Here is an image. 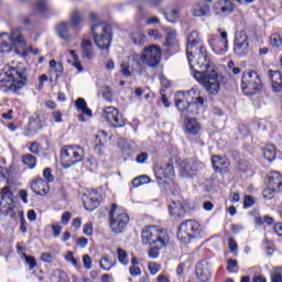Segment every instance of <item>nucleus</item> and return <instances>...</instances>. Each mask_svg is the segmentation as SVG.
<instances>
[{"mask_svg": "<svg viewBox=\"0 0 282 282\" xmlns=\"http://www.w3.org/2000/svg\"><path fill=\"white\" fill-rule=\"evenodd\" d=\"M199 33L193 31L187 37L186 55L191 69L194 70V78L203 85L208 94L217 96L221 89V76L217 74L215 64L210 62L208 53L204 46L199 47L196 61L193 64V50L200 43Z\"/></svg>", "mask_w": 282, "mask_h": 282, "instance_id": "obj_1", "label": "nucleus"}, {"mask_svg": "<svg viewBox=\"0 0 282 282\" xmlns=\"http://www.w3.org/2000/svg\"><path fill=\"white\" fill-rule=\"evenodd\" d=\"M142 243L144 246H152L148 250V257L150 259H158L160 257V250H164L166 246L171 245V236L166 229L159 226H149L141 232Z\"/></svg>", "mask_w": 282, "mask_h": 282, "instance_id": "obj_2", "label": "nucleus"}, {"mask_svg": "<svg viewBox=\"0 0 282 282\" xmlns=\"http://www.w3.org/2000/svg\"><path fill=\"white\" fill-rule=\"evenodd\" d=\"M28 84V69L6 65L2 68L0 87L3 91L17 94Z\"/></svg>", "mask_w": 282, "mask_h": 282, "instance_id": "obj_3", "label": "nucleus"}, {"mask_svg": "<svg viewBox=\"0 0 282 282\" xmlns=\"http://www.w3.org/2000/svg\"><path fill=\"white\" fill-rule=\"evenodd\" d=\"M12 50H14L15 54H21V52H25V50H28L25 39H23L19 29H14L11 34H0V54H9Z\"/></svg>", "mask_w": 282, "mask_h": 282, "instance_id": "obj_4", "label": "nucleus"}, {"mask_svg": "<svg viewBox=\"0 0 282 282\" xmlns=\"http://www.w3.org/2000/svg\"><path fill=\"white\" fill-rule=\"evenodd\" d=\"M176 235L181 243H191L193 239L204 237V227L197 220H185L178 226Z\"/></svg>", "mask_w": 282, "mask_h": 282, "instance_id": "obj_5", "label": "nucleus"}, {"mask_svg": "<svg viewBox=\"0 0 282 282\" xmlns=\"http://www.w3.org/2000/svg\"><path fill=\"white\" fill-rule=\"evenodd\" d=\"M63 169H72L85 160V149L80 145H65L61 150Z\"/></svg>", "mask_w": 282, "mask_h": 282, "instance_id": "obj_6", "label": "nucleus"}, {"mask_svg": "<svg viewBox=\"0 0 282 282\" xmlns=\"http://www.w3.org/2000/svg\"><path fill=\"white\" fill-rule=\"evenodd\" d=\"M161 59L162 48H160V46L158 45L148 46L142 51L141 55H135L132 57V61L137 63V67H140V65H142L141 63H144L150 67H158V65H160Z\"/></svg>", "mask_w": 282, "mask_h": 282, "instance_id": "obj_7", "label": "nucleus"}, {"mask_svg": "<svg viewBox=\"0 0 282 282\" xmlns=\"http://www.w3.org/2000/svg\"><path fill=\"white\" fill-rule=\"evenodd\" d=\"M8 169H3L0 166V182H8ZM14 194L10 191V187L6 186L0 192V213H4L6 215H10L13 210L14 204Z\"/></svg>", "mask_w": 282, "mask_h": 282, "instance_id": "obj_8", "label": "nucleus"}, {"mask_svg": "<svg viewBox=\"0 0 282 282\" xmlns=\"http://www.w3.org/2000/svg\"><path fill=\"white\" fill-rule=\"evenodd\" d=\"M94 42L99 50H109L111 45V26L98 23L91 26Z\"/></svg>", "mask_w": 282, "mask_h": 282, "instance_id": "obj_9", "label": "nucleus"}, {"mask_svg": "<svg viewBox=\"0 0 282 282\" xmlns=\"http://www.w3.org/2000/svg\"><path fill=\"white\" fill-rule=\"evenodd\" d=\"M183 96L192 98V104L184 101V99H176V107L182 113H193L194 107H204L205 99L198 89L192 88L186 94H183Z\"/></svg>", "mask_w": 282, "mask_h": 282, "instance_id": "obj_10", "label": "nucleus"}, {"mask_svg": "<svg viewBox=\"0 0 282 282\" xmlns=\"http://www.w3.org/2000/svg\"><path fill=\"white\" fill-rule=\"evenodd\" d=\"M241 89L245 96H254L261 89V77L254 70H247L242 74Z\"/></svg>", "mask_w": 282, "mask_h": 282, "instance_id": "obj_11", "label": "nucleus"}, {"mask_svg": "<svg viewBox=\"0 0 282 282\" xmlns=\"http://www.w3.org/2000/svg\"><path fill=\"white\" fill-rule=\"evenodd\" d=\"M116 208H118V205L112 204L109 212L110 229L115 235H120V232H124V229L129 224V214L122 212L116 215Z\"/></svg>", "mask_w": 282, "mask_h": 282, "instance_id": "obj_12", "label": "nucleus"}, {"mask_svg": "<svg viewBox=\"0 0 282 282\" xmlns=\"http://www.w3.org/2000/svg\"><path fill=\"white\" fill-rule=\"evenodd\" d=\"M202 169V163L195 159H184L180 164V175L186 180H193Z\"/></svg>", "mask_w": 282, "mask_h": 282, "instance_id": "obj_13", "label": "nucleus"}, {"mask_svg": "<svg viewBox=\"0 0 282 282\" xmlns=\"http://www.w3.org/2000/svg\"><path fill=\"white\" fill-rule=\"evenodd\" d=\"M153 171L156 180H159V184H162L163 188H166L167 183H161L162 180H171L175 175V167L173 166V163H156L154 164Z\"/></svg>", "mask_w": 282, "mask_h": 282, "instance_id": "obj_14", "label": "nucleus"}, {"mask_svg": "<svg viewBox=\"0 0 282 282\" xmlns=\"http://www.w3.org/2000/svg\"><path fill=\"white\" fill-rule=\"evenodd\" d=\"M208 44L216 54H226L228 52V33L223 31L220 32V37L215 35L209 36Z\"/></svg>", "mask_w": 282, "mask_h": 282, "instance_id": "obj_15", "label": "nucleus"}, {"mask_svg": "<svg viewBox=\"0 0 282 282\" xmlns=\"http://www.w3.org/2000/svg\"><path fill=\"white\" fill-rule=\"evenodd\" d=\"M104 118L116 129L124 127V117H122L120 111L115 107H106L104 109Z\"/></svg>", "mask_w": 282, "mask_h": 282, "instance_id": "obj_16", "label": "nucleus"}, {"mask_svg": "<svg viewBox=\"0 0 282 282\" xmlns=\"http://www.w3.org/2000/svg\"><path fill=\"white\" fill-rule=\"evenodd\" d=\"M234 52L236 56H246L250 52V43L248 42V34L240 31L236 34Z\"/></svg>", "mask_w": 282, "mask_h": 282, "instance_id": "obj_17", "label": "nucleus"}, {"mask_svg": "<svg viewBox=\"0 0 282 282\" xmlns=\"http://www.w3.org/2000/svg\"><path fill=\"white\" fill-rule=\"evenodd\" d=\"M195 274L202 282L210 281V264L206 261H200L196 264Z\"/></svg>", "mask_w": 282, "mask_h": 282, "instance_id": "obj_18", "label": "nucleus"}, {"mask_svg": "<svg viewBox=\"0 0 282 282\" xmlns=\"http://www.w3.org/2000/svg\"><path fill=\"white\" fill-rule=\"evenodd\" d=\"M214 10H217L216 14H230L235 12V4L228 0H219L214 3Z\"/></svg>", "mask_w": 282, "mask_h": 282, "instance_id": "obj_19", "label": "nucleus"}, {"mask_svg": "<svg viewBox=\"0 0 282 282\" xmlns=\"http://www.w3.org/2000/svg\"><path fill=\"white\" fill-rule=\"evenodd\" d=\"M84 207L86 210H96L100 206V196L96 193L90 194L89 196L84 197Z\"/></svg>", "mask_w": 282, "mask_h": 282, "instance_id": "obj_20", "label": "nucleus"}, {"mask_svg": "<svg viewBox=\"0 0 282 282\" xmlns=\"http://www.w3.org/2000/svg\"><path fill=\"white\" fill-rule=\"evenodd\" d=\"M185 131L191 133L192 135H197L199 131H202V124L195 118H186L185 119Z\"/></svg>", "mask_w": 282, "mask_h": 282, "instance_id": "obj_21", "label": "nucleus"}, {"mask_svg": "<svg viewBox=\"0 0 282 282\" xmlns=\"http://www.w3.org/2000/svg\"><path fill=\"white\" fill-rule=\"evenodd\" d=\"M55 32L63 41H70L72 34H69V23L61 22L55 26Z\"/></svg>", "mask_w": 282, "mask_h": 282, "instance_id": "obj_22", "label": "nucleus"}, {"mask_svg": "<svg viewBox=\"0 0 282 282\" xmlns=\"http://www.w3.org/2000/svg\"><path fill=\"white\" fill-rule=\"evenodd\" d=\"M273 91H282V74L279 70H269Z\"/></svg>", "mask_w": 282, "mask_h": 282, "instance_id": "obj_23", "label": "nucleus"}, {"mask_svg": "<svg viewBox=\"0 0 282 282\" xmlns=\"http://www.w3.org/2000/svg\"><path fill=\"white\" fill-rule=\"evenodd\" d=\"M212 164L216 173H221V171L228 169V161L219 155L212 156Z\"/></svg>", "mask_w": 282, "mask_h": 282, "instance_id": "obj_24", "label": "nucleus"}, {"mask_svg": "<svg viewBox=\"0 0 282 282\" xmlns=\"http://www.w3.org/2000/svg\"><path fill=\"white\" fill-rule=\"evenodd\" d=\"M169 210L172 217H182L185 213L184 205H182V202L180 200H173L169 205Z\"/></svg>", "mask_w": 282, "mask_h": 282, "instance_id": "obj_25", "label": "nucleus"}, {"mask_svg": "<svg viewBox=\"0 0 282 282\" xmlns=\"http://www.w3.org/2000/svg\"><path fill=\"white\" fill-rule=\"evenodd\" d=\"M281 185H282L281 173H279V172H271L269 174L268 186H270L271 188H275L278 191H281Z\"/></svg>", "mask_w": 282, "mask_h": 282, "instance_id": "obj_26", "label": "nucleus"}, {"mask_svg": "<svg viewBox=\"0 0 282 282\" xmlns=\"http://www.w3.org/2000/svg\"><path fill=\"white\" fill-rule=\"evenodd\" d=\"M82 52L83 56L86 58H91L94 56V45L87 37H84L82 41Z\"/></svg>", "mask_w": 282, "mask_h": 282, "instance_id": "obj_27", "label": "nucleus"}, {"mask_svg": "<svg viewBox=\"0 0 282 282\" xmlns=\"http://www.w3.org/2000/svg\"><path fill=\"white\" fill-rule=\"evenodd\" d=\"M263 156L268 162H274L276 160V148L274 144H267L263 148Z\"/></svg>", "mask_w": 282, "mask_h": 282, "instance_id": "obj_28", "label": "nucleus"}, {"mask_svg": "<svg viewBox=\"0 0 282 282\" xmlns=\"http://www.w3.org/2000/svg\"><path fill=\"white\" fill-rule=\"evenodd\" d=\"M51 281L52 282H69V276L67 275V273L61 270H55L51 274Z\"/></svg>", "mask_w": 282, "mask_h": 282, "instance_id": "obj_29", "label": "nucleus"}, {"mask_svg": "<svg viewBox=\"0 0 282 282\" xmlns=\"http://www.w3.org/2000/svg\"><path fill=\"white\" fill-rule=\"evenodd\" d=\"M76 108L78 111L83 112L85 116H88L91 118V109L87 108V101H85L83 98H78L75 102Z\"/></svg>", "mask_w": 282, "mask_h": 282, "instance_id": "obj_30", "label": "nucleus"}, {"mask_svg": "<svg viewBox=\"0 0 282 282\" xmlns=\"http://www.w3.org/2000/svg\"><path fill=\"white\" fill-rule=\"evenodd\" d=\"M209 12L208 6L195 4L192 10L193 17H206Z\"/></svg>", "mask_w": 282, "mask_h": 282, "instance_id": "obj_31", "label": "nucleus"}, {"mask_svg": "<svg viewBox=\"0 0 282 282\" xmlns=\"http://www.w3.org/2000/svg\"><path fill=\"white\" fill-rule=\"evenodd\" d=\"M99 265L101 270L109 272V270H113V268H116V262L109 260L108 257H104L100 259Z\"/></svg>", "mask_w": 282, "mask_h": 282, "instance_id": "obj_32", "label": "nucleus"}, {"mask_svg": "<svg viewBox=\"0 0 282 282\" xmlns=\"http://www.w3.org/2000/svg\"><path fill=\"white\" fill-rule=\"evenodd\" d=\"M22 162L28 169H36V156L32 154H24L22 156Z\"/></svg>", "mask_w": 282, "mask_h": 282, "instance_id": "obj_33", "label": "nucleus"}, {"mask_svg": "<svg viewBox=\"0 0 282 282\" xmlns=\"http://www.w3.org/2000/svg\"><path fill=\"white\" fill-rule=\"evenodd\" d=\"M117 259L121 265H129V253H127L124 249H117Z\"/></svg>", "mask_w": 282, "mask_h": 282, "instance_id": "obj_34", "label": "nucleus"}, {"mask_svg": "<svg viewBox=\"0 0 282 282\" xmlns=\"http://www.w3.org/2000/svg\"><path fill=\"white\" fill-rule=\"evenodd\" d=\"M29 127L31 131H34V133H36V131L40 129H43V126L41 124V118H39V116L32 117L30 119Z\"/></svg>", "mask_w": 282, "mask_h": 282, "instance_id": "obj_35", "label": "nucleus"}, {"mask_svg": "<svg viewBox=\"0 0 282 282\" xmlns=\"http://www.w3.org/2000/svg\"><path fill=\"white\" fill-rule=\"evenodd\" d=\"M80 21H83V17L80 15V12H78V10H75L72 14H70V24L73 28H78V25H80Z\"/></svg>", "mask_w": 282, "mask_h": 282, "instance_id": "obj_36", "label": "nucleus"}, {"mask_svg": "<svg viewBox=\"0 0 282 282\" xmlns=\"http://www.w3.org/2000/svg\"><path fill=\"white\" fill-rule=\"evenodd\" d=\"M143 184H149V176L142 175V176H138L134 180H132V186L134 188H138V187L142 186Z\"/></svg>", "mask_w": 282, "mask_h": 282, "instance_id": "obj_37", "label": "nucleus"}, {"mask_svg": "<svg viewBox=\"0 0 282 282\" xmlns=\"http://www.w3.org/2000/svg\"><path fill=\"white\" fill-rule=\"evenodd\" d=\"M164 17L169 23H175L180 19V10L174 9L170 13H165Z\"/></svg>", "mask_w": 282, "mask_h": 282, "instance_id": "obj_38", "label": "nucleus"}, {"mask_svg": "<svg viewBox=\"0 0 282 282\" xmlns=\"http://www.w3.org/2000/svg\"><path fill=\"white\" fill-rule=\"evenodd\" d=\"M43 184V180H37L31 184V188L35 195H47V191L43 188L42 191H39V185Z\"/></svg>", "mask_w": 282, "mask_h": 282, "instance_id": "obj_39", "label": "nucleus"}, {"mask_svg": "<svg viewBox=\"0 0 282 282\" xmlns=\"http://www.w3.org/2000/svg\"><path fill=\"white\" fill-rule=\"evenodd\" d=\"M270 44L272 45V47H281V45H282L281 35H279V33L271 34Z\"/></svg>", "mask_w": 282, "mask_h": 282, "instance_id": "obj_40", "label": "nucleus"}, {"mask_svg": "<svg viewBox=\"0 0 282 282\" xmlns=\"http://www.w3.org/2000/svg\"><path fill=\"white\" fill-rule=\"evenodd\" d=\"M280 189H275V187H267L265 189H263L262 192V197L264 199H272L274 197V193H279Z\"/></svg>", "mask_w": 282, "mask_h": 282, "instance_id": "obj_41", "label": "nucleus"}, {"mask_svg": "<svg viewBox=\"0 0 282 282\" xmlns=\"http://www.w3.org/2000/svg\"><path fill=\"white\" fill-rule=\"evenodd\" d=\"M50 67H51L52 72H55V73H56V76H58V74H63V65L56 63L55 59H52V61L50 62Z\"/></svg>", "mask_w": 282, "mask_h": 282, "instance_id": "obj_42", "label": "nucleus"}, {"mask_svg": "<svg viewBox=\"0 0 282 282\" xmlns=\"http://www.w3.org/2000/svg\"><path fill=\"white\" fill-rule=\"evenodd\" d=\"M65 260L68 261L69 263H72L74 265V268H80V263L78 262V260L76 258H74V253L72 251H68L65 256Z\"/></svg>", "mask_w": 282, "mask_h": 282, "instance_id": "obj_43", "label": "nucleus"}, {"mask_svg": "<svg viewBox=\"0 0 282 282\" xmlns=\"http://www.w3.org/2000/svg\"><path fill=\"white\" fill-rule=\"evenodd\" d=\"M25 263L29 265V270L36 268V258L32 256H24Z\"/></svg>", "mask_w": 282, "mask_h": 282, "instance_id": "obj_44", "label": "nucleus"}, {"mask_svg": "<svg viewBox=\"0 0 282 282\" xmlns=\"http://www.w3.org/2000/svg\"><path fill=\"white\" fill-rule=\"evenodd\" d=\"M239 265V262L237 260L234 259H228L227 260V271L230 272L232 274V272H235V269H237Z\"/></svg>", "mask_w": 282, "mask_h": 282, "instance_id": "obj_45", "label": "nucleus"}, {"mask_svg": "<svg viewBox=\"0 0 282 282\" xmlns=\"http://www.w3.org/2000/svg\"><path fill=\"white\" fill-rule=\"evenodd\" d=\"M148 270H149L150 274H152V276H155V274H158V272H160V264H158L155 262H150L148 264Z\"/></svg>", "mask_w": 282, "mask_h": 282, "instance_id": "obj_46", "label": "nucleus"}, {"mask_svg": "<svg viewBox=\"0 0 282 282\" xmlns=\"http://www.w3.org/2000/svg\"><path fill=\"white\" fill-rule=\"evenodd\" d=\"M132 40L135 45H142V43H144V34L137 32L132 34Z\"/></svg>", "mask_w": 282, "mask_h": 282, "instance_id": "obj_47", "label": "nucleus"}, {"mask_svg": "<svg viewBox=\"0 0 282 282\" xmlns=\"http://www.w3.org/2000/svg\"><path fill=\"white\" fill-rule=\"evenodd\" d=\"M40 259L44 263H54V256L50 252H43Z\"/></svg>", "mask_w": 282, "mask_h": 282, "instance_id": "obj_48", "label": "nucleus"}, {"mask_svg": "<svg viewBox=\"0 0 282 282\" xmlns=\"http://www.w3.org/2000/svg\"><path fill=\"white\" fill-rule=\"evenodd\" d=\"M43 177L46 180L47 183L54 182V175H52V169L46 167L43 171Z\"/></svg>", "mask_w": 282, "mask_h": 282, "instance_id": "obj_49", "label": "nucleus"}, {"mask_svg": "<svg viewBox=\"0 0 282 282\" xmlns=\"http://www.w3.org/2000/svg\"><path fill=\"white\" fill-rule=\"evenodd\" d=\"M83 232L87 235V237H91V235H94V225L91 223L84 225Z\"/></svg>", "mask_w": 282, "mask_h": 282, "instance_id": "obj_50", "label": "nucleus"}, {"mask_svg": "<svg viewBox=\"0 0 282 282\" xmlns=\"http://www.w3.org/2000/svg\"><path fill=\"white\" fill-rule=\"evenodd\" d=\"M52 230H53V237H61V232H63V226L58 224H53Z\"/></svg>", "mask_w": 282, "mask_h": 282, "instance_id": "obj_51", "label": "nucleus"}, {"mask_svg": "<svg viewBox=\"0 0 282 282\" xmlns=\"http://www.w3.org/2000/svg\"><path fill=\"white\" fill-rule=\"evenodd\" d=\"M36 10L39 12H45L47 10V2L45 0H37Z\"/></svg>", "mask_w": 282, "mask_h": 282, "instance_id": "obj_52", "label": "nucleus"}, {"mask_svg": "<svg viewBox=\"0 0 282 282\" xmlns=\"http://www.w3.org/2000/svg\"><path fill=\"white\" fill-rule=\"evenodd\" d=\"M121 74H123V76L127 78L131 76V70H129V64H127V62L121 63Z\"/></svg>", "mask_w": 282, "mask_h": 282, "instance_id": "obj_53", "label": "nucleus"}, {"mask_svg": "<svg viewBox=\"0 0 282 282\" xmlns=\"http://www.w3.org/2000/svg\"><path fill=\"white\" fill-rule=\"evenodd\" d=\"M29 150L31 153H34V155H39V153H41V147L36 142H32Z\"/></svg>", "mask_w": 282, "mask_h": 282, "instance_id": "obj_54", "label": "nucleus"}, {"mask_svg": "<svg viewBox=\"0 0 282 282\" xmlns=\"http://www.w3.org/2000/svg\"><path fill=\"white\" fill-rule=\"evenodd\" d=\"M83 264L86 270H91V257L85 254L83 257Z\"/></svg>", "mask_w": 282, "mask_h": 282, "instance_id": "obj_55", "label": "nucleus"}, {"mask_svg": "<svg viewBox=\"0 0 282 282\" xmlns=\"http://www.w3.org/2000/svg\"><path fill=\"white\" fill-rule=\"evenodd\" d=\"M70 220H72V213L65 212L62 215V224H63V226H67V224H69Z\"/></svg>", "mask_w": 282, "mask_h": 282, "instance_id": "obj_56", "label": "nucleus"}, {"mask_svg": "<svg viewBox=\"0 0 282 282\" xmlns=\"http://www.w3.org/2000/svg\"><path fill=\"white\" fill-rule=\"evenodd\" d=\"M149 36H151L154 41H159V39H162V35H160V31L152 29L148 31Z\"/></svg>", "mask_w": 282, "mask_h": 282, "instance_id": "obj_57", "label": "nucleus"}, {"mask_svg": "<svg viewBox=\"0 0 282 282\" xmlns=\"http://www.w3.org/2000/svg\"><path fill=\"white\" fill-rule=\"evenodd\" d=\"M251 206H254V198H252L251 196H245L243 207L250 208Z\"/></svg>", "mask_w": 282, "mask_h": 282, "instance_id": "obj_58", "label": "nucleus"}, {"mask_svg": "<svg viewBox=\"0 0 282 282\" xmlns=\"http://www.w3.org/2000/svg\"><path fill=\"white\" fill-rule=\"evenodd\" d=\"M129 272H130L131 276H140V274H142L140 267H130Z\"/></svg>", "mask_w": 282, "mask_h": 282, "instance_id": "obj_59", "label": "nucleus"}, {"mask_svg": "<svg viewBox=\"0 0 282 282\" xmlns=\"http://www.w3.org/2000/svg\"><path fill=\"white\" fill-rule=\"evenodd\" d=\"M147 160H149V154H147L145 152H142L140 153L138 156H137V162L139 164H144V162H147Z\"/></svg>", "mask_w": 282, "mask_h": 282, "instance_id": "obj_60", "label": "nucleus"}, {"mask_svg": "<svg viewBox=\"0 0 282 282\" xmlns=\"http://www.w3.org/2000/svg\"><path fill=\"white\" fill-rule=\"evenodd\" d=\"M88 243H89V240H87V238H78L77 239V246L79 248H87Z\"/></svg>", "mask_w": 282, "mask_h": 282, "instance_id": "obj_61", "label": "nucleus"}, {"mask_svg": "<svg viewBox=\"0 0 282 282\" xmlns=\"http://www.w3.org/2000/svg\"><path fill=\"white\" fill-rule=\"evenodd\" d=\"M271 282H282L281 272H275L271 275Z\"/></svg>", "mask_w": 282, "mask_h": 282, "instance_id": "obj_62", "label": "nucleus"}, {"mask_svg": "<svg viewBox=\"0 0 282 282\" xmlns=\"http://www.w3.org/2000/svg\"><path fill=\"white\" fill-rule=\"evenodd\" d=\"M229 249H230V252H237V241H235V239L230 238L229 239Z\"/></svg>", "mask_w": 282, "mask_h": 282, "instance_id": "obj_63", "label": "nucleus"}, {"mask_svg": "<svg viewBox=\"0 0 282 282\" xmlns=\"http://www.w3.org/2000/svg\"><path fill=\"white\" fill-rule=\"evenodd\" d=\"M274 232L276 234L278 237H282V224L276 223L274 225Z\"/></svg>", "mask_w": 282, "mask_h": 282, "instance_id": "obj_64", "label": "nucleus"}]
</instances>
